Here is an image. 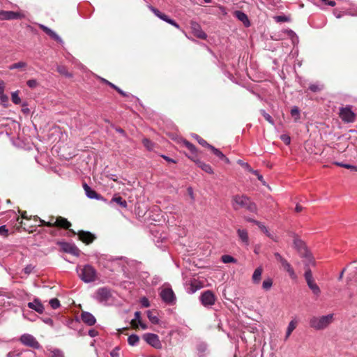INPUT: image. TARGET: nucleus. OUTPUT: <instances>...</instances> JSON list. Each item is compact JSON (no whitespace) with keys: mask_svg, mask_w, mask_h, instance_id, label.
<instances>
[{"mask_svg":"<svg viewBox=\"0 0 357 357\" xmlns=\"http://www.w3.org/2000/svg\"><path fill=\"white\" fill-rule=\"evenodd\" d=\"M232 206L234 210L245 208L249 212L257 213V206L248 197L244 195H236L232 197Z\"/></svg>","mask_w":357,"mask_h":357,"instance_id":"obj_1","label":"nucleus"},{"mask_svg":"<svg viewBox=\"0 0 357 357\" xmlns=\"http://www.w3.org/2000/svg\"><path fill=\"white\" fill-rule=\"evenodd\" d=\"M334 320V314H328L324 316H314L309 320V325L317 331L324 330L328 328Z\"/></svg>","mask_w":357,"mask_h":357,"instance_id":"obj_2","label":"nucleus"},{"mask_svg":"<svg viewBox=\"0 0 357 357\" xmlns=\"http://www.w3.org/2000/svg\"><path fill=\"white\" fill-rule=\"evenodd\" d=\"M33 220L35 221H39L40 225L43 226L47 227H58L64 229H68L71 224L70 222L67 220V219L62 217H57L56 218L54 217H50L48 221H45L44 220L40 219L38 216H33Z\"/></svg>","mask_w":357,"mask_h":357,"instance_id":"obj_3","label":"nucleus"},{"mask_svg":"<svg viewBox=\"0 0 357 357\" xmlns=\"http://www.w3.org/2000/svg\"><path fill=\"white\" fill-rule=\"evenodd\" d=\"M77 273L79 278L84 282L89 283L96 280V271L91 265H85L84 266H78Z\"/></svg>","mask_w":357,"mask_h":357,"instance_id":"obj_4","label":"nucleus"},{"mask_svg":"<svg viewBox=\"0 0 357 357\" xmlns=\"http://www.w3.org/2000/svg\"><path fill=\"white\" fill-rule=\"evenodd\" d=\"M274 256L278 261L281 264L282 267L287 272L291 279L297 278L296 274L291 264L278 252H275Z\"/></svg>","mask_w":357,"mask_h":357,"instance_id":"obj_5","label":"nucleus"},{"mask_svg":"<svg viewBox=\"0 0 357 357\" xmlns=\"http://www.w3.org/2000/svg\"><path fill=\"white\" fill-rule=\"evenodd\" d=\"M199 300L204 307H210L215 304L216 298L211 290H206L202 293Z\"/></svg>","mask_w":357,"mask_h":357,"instance_id":"obj_6","label":"nucleus"},{"mask_svg":"<svg viewBox=\"0 0 357 357\" xmlns=\"http://www.w3.org/2000/svg\"><path fill=\"white\" fill-rule=\"evenodd\" d=\"M143 340L150 346L155 349H160L162 348V343L158 335L154 333H145L142 336Z\"/></svg>","mask_w":357,"mask_h":357,"instance_id":"obj_7","label":"nucleus"},{"mask_svg":"<svg viewBox=\"0 0 357 357\" xmlns=\"http://www.w3.org/2000/svg\"><path fill=\"white\" fill-rule=\"evenodd\" d=\"M339 115L345 123H352L355 121L356 115L349 106L340 108Z\"/></svg>","mask_w":357,"mask_h":357,"instance_id":"obj_8","label":"nucleus"},{"mask_svg":"<svg viewBox=\"0 0 357 357\" xmlns=\"http://www.w3.org/2000/svg\"><path fill=\"white\" fill-rule=\"evenodd\" d=\"M160 296L163 302L169 305L175 303L176 296L171 288H165L161 290Z\"/></svg>","mask_w":357,"mask_h":357,"instance_id":"obj_9","label":"nucleus"},{"mask_svg":"<svg viewBox=\"0 0 357 357\" xmlns=\"http://www.w3.org/2000/svg\"><path fill=\"white\" fill-rule=\"evenodd\" d=\"M20 340L22 344L25 346L32 347L33 349H39L40 348V345L39 342L36 340V339L30 334H23Z\"/></svg>","mask_w":357,"mask_h":357,"instance_id":"obj_10","label":"nucleus"},{"mask_svg":"<svg viewBox=\"0 0 357 357\" xmlns=\"http://www.w3.org/2000/svg\"><path fill=\"white\" fill-rule=\"evenodd\" d=\"M149 8L160 20L172 24L177 29L180 28L178 24L174 20L170 19L167 15L161 13L159 10H158L152 6H149Z\"/></svg>","mask_w":357,"mask_h":357,"instance_id":"obj_11","label":"nucleus"},{"mask_svg":"<svg viewBox=\"0 0 357 357\" xmlns=\"http://www.w3.org/2000/svg\"><path fill=\"white\" fill-rule=\"evenodd\" d=\"M60 245L62 250L66 253H69L77 257L80 254V250L73 243L63 242L61 243Z\"/></svg>","mask_w":357,"mask_h":357,"instance_id":"obj_12","label":"nucleus"},{"mask_svg":"<svg viewBox=\"0 0 357 357\" xmlns=\"http://www.w3.org/2000/svg\"><path fill=\"white\" fill-rule=\"evenodd\" d=\"M24 17V15L23 14L18 12L6 10L0 11V19L2 20L21 19L23 18Z\"/></svg>","mask_w":357,"mask_h":357,"instance_id":"obj_13","label":"nucleus"},{"mask_svg":"<svg viewBox=\"0 0 357 357\" xmlns=\"http://www.w3.org/2000/svg\"><path fill=\"white\" fill-rule=\"evenodd\" d=\"M83 188L88 198L107 202V200L102 196L98 194L94 190L91 189L86 183L83 184Z\"/></svg>","mask_w":357,"mask_h":357,"instance_id":"obj_14","label":"nucleus"},{"mask_svg":"<svg viewBox=\"0 0 357 357\" xmlns=\"http://www.w3.org/2000/svg\"><path fill=\"white\" fill-rule=\"evenodd\" d=\"M190 28L192 29V33L197 38L200 39H206L207 36L206 34L202 31L200 25L195 22L192 21L190 22Z\"/></svg>","mask_w":357,"mask_h":357,"instance_id":"obj_15","label":"nucleus"},{"mask_svg":"<svg viewBox=\"0 0 357 357\" xmlns=\"http://www.w3.org/2000/svg\"><path fill=\"white\" fill-rule=\"evenodd\" d=\"M80 318L84 324L90 326H93L96 322L95 317L89 312L82 311Z\"/></svg>","mask_w":357,"mask_h":357,"instance_id":"obj_16","label":"nucleus"},{"mask_svg":"<svg viewBox=\"0 0 357 357\" xmlns=\"http://www.w3.org/2000/svg\"><path fill=\"white\" fill-rule=\"evenodd\" d=\"M27 306L40 314H42L45 310L43 305L38 298H35L33 302L28 303Z\"/></svg>","mask_w":357,"mask_h":357,"instance_id":"obj_17","label":"nucleus"},{"mask_svg":"<svg viewBox=\"0 0 357 357\" xmlns=\"http://www.w3.org/2000/svg\"><path fill=\"white\" fill-rule=\"evenodd\" d=\"M234 15L241 21L245 27H249L250 26V20L248 17V15L241 10H236L234 13Z\"/></svg>","mask_w":357,"mask_h":357,"instance_id":"obj_18","label":"nucleus"},{"mask_svg":"<svg viewBox=\"0 0 357 357\" xmlns=\"http://www.w3.org/2000/svg\"><path fill=\"white\" fill-rule=\"evenodd\" d=\"M110 297V291L107 288H100L96 292V298L100 301H105Z\"/></svg>","mask_w":357,"mask_h":357,"instance_id":"obj_19","label":"nucleus"},{"mask_svg":"<svg viewBox=\"0 0 357 357\" xmlns=\"http://www.w3.org/2000/svg\"><path fill=\"white\" fill-rule=\"evenodd\" d=\"M78 236L79 240L86 244L91 243L95 239L94 235L89 231H81L78 233Z\"/></svg>","mask_w":357,"mask_h":357,"instance_id":"obj_20","label":"nucleus"},{"mask_svg":"<svg viewBox=\"0 0 357 357\" xmlns=\"http://www.w3.org/2000/svg\"><path fill=\"white\" fill-rule=\"evenodd\" d=\"M39 26L44 32H45L52 38L54 39L55 40H56L57 42H59L60 43H63L62 39L53 30H52L51 29L48 28L47 26H46L43 24H40Z\"/></svg>","mask_w":357,"mask_h":357,"instance_id":"obj_21","label":"nucleus"},{"mask_svg":"<svg viewBox=\"0 0 357 357\" xmlns=\"http://www.w3.org/2000/svg\"><path fill=\"white\" fill-rule=\"evenodd\" d=\"M203 287V284L202 282L197 280H193L191 281L190 284V287L187 288V291L189 294H194L197 290L202 289Z\"/></svg>","mask_w":357,"mask_h":357,"instance_id":"obj_22","label":"nucleus"},{"mask_svg":"<svg viewBox=\"0 0 357 357\" xmlns=\"http://www.w3.org/2000/svg\"><path fill=\"white\" fill-rule=\"evenodd\" d=\"M237 234L239 238V239L241 241V242L246 246L249 245V237H248V233L246 229H237Z\"/></svg>","mask_w":357,"mask_h":357,"instance_id":"obj_23","label":"nucleus"},{"mask_svg":"<svg viewBox=\"0 0 357 357\" xmlns=\"http://www.w3.org/2000/svg\"><path fill=\"white\" fill-rule=\"evenodd\" d=\"M263 268L261 266L257 268L252 276V280L254 284H259L261 281Z\"/></svg>","mask_w":357,"mask_h":357,"instance_id":"obj_24","label":"nucleus"},{"mask_svg":"<svg viewBox=\"0 0 357 357\" xmlns=\"http://www.w3.org/2000/svg\"><path fill=\"white\" fill-rule=\"evenodd\" d=\"M256 225L270 238L274 241H278V238L275 236L271 234L267 227L262 222H256Z\"/></svg>","mask_w":357,"mask_h":357,"instance_id":"obj_25","label":"nucleus"},{"mask_svg":"<svg viewBox=\"0 0 357 357\" xmlns=\"http://www.w3.org/2000/svg\"><path fill=\"white\" fill-rule=\"evenodd\" d=\"M195 162L197 165V166L199 167H200L205 172L208 173V174L213 173V170L210 165L206 164V163H205L201 160H199L195 161Z\"/></svg>","mask_w":357,"mask_h":357,"instance_id":"obj_26","label":"nucleus"},{"mask_svg":"<svg viewBox=\"0 0 357 357\" xmlns=\"http://www.w3.org/2000/svg\"><path fill=\"white\" fill-rule=\"evenodd\" d=\"M304 264L306 267H309L310 266H314V261L312 256V255L305 250V255H303Z\"/></svg>","mask_w":357,"mask_h":357,"instance_id":"obj_27","label":"nucleus"},{"mask_svg":"<svg viewBox=\"0 0 357 357\" xmlns=\"http://www.w3.org/2000/svg\"><path fill=\"white\" fill-rule=\"evenodd\" d=\"M113 202H115L120 205L123 208H127L128 204L126 200L123 199V198L120 196L114 197L111 201L109 202V204H112Z\"/></svg>","mask_w":357,"mask_h":357,"instance_id":"obj_28","label":"nucleus"},{"mask_svg":"<svg viewBox=\"0 0 357 357\" xmlns=\"http://www.w3.org/2000/svg\"><path fill=\"white\" fill-rule=\"evenodd\" d=\"M141 321V313L140 312L137 311L135 313V318L131 321V325L133 328H137L138 324Z\"/></svg>","mask_w":357,"mask_h":357,"instance_id":"obj_29","label":"nucleus"},{"mask_svg":"<svg viewBox=\"0 0 357 357\" xmlns=\"http://www.w3.org/2000/svg\"><path fill=\"white\" fill-rule=\"evenodd\" d=\"M307 286L312 290L314 295H316L317 296H319L320 295L321 290L319 286L314 282L307 284Z\"/></svg>","mask_w":357,"mask_h":357,"instance_id":"obj_30","label":"nucleus"},{"mask_svg":"<svg viewBox=\"0 0 357 357\" xmlns=\"http://www.w3.org/2000/svg\"><path fill=\"white\" fill-rule=\"evenodd\" d=\"M139 338L138 335L132 334L128 338V342L130 346H135L138 344Z\"/></svg>","mask_w":357,"mask_h":357,"instance_id":"obj_31","label":"nucleus"},{"mask_svg":"<svg viewBox=\"0 0 357 357\" xmlns=\"http://www.w3.org/2000/svg\"><path fill=\"white\" fill-rule=\"evenodd\" d=\"M273 286V280L270 278H266L263 281L262 288L265 291H268L271 289Z\"/></svg>","mask_w":357,"mask_h":357,"instance_id":"obj_32","label":"nucleus"},{"mask_svg":"<svg viewBox=\"0 0 357 357\" xmlns=\"http://www.w3.org/2000/svg\"><path fill=\"white\" fill-rule=\"evenodd\" d=\"M27 64L26 62H24V61H20V62H17V63H13L12 65H10L8 68L9 70H14V69H17V68H24L25 67H26Z\"/></svg>","mask_w":357,"mask_h":357,"instance_id":"obj_33","label":"nucleus"},{"mask_svg":"<svg viewBox=\"0 0 357 357\" xmlns=\"http://www.w3.org/2000/svg\"><path fill=\"white\" fill-rule=\"evenodd\" d=\"M147 317L152 324H157L159 323L158 317L156 315L153 314L151 311L149 310L147 312Z\"/></svg>","mask_w":357,"mask_h":357,"instance_id":"obj_34","label":"nucleus"},{"mask_svg":"<svg viewBox=\"0 0 357 357\" xmlns=\"http://www.w3.org/2000/svg\"><path fill=\"white\" fill-rule=\"evenodd\" d=\"M11 99L13 103L16 105L21 102V98L19 96V91H14L11 93Z\"/></svg>","mask_w":357,"mask_h":357,"instance_id":"obj_35","label":"nucleus"},{"mask_svg":"<svg viewBox=\"0 0 357 357\" xmlns=\"http://www.w3.org/2000/svg\"><path fill=\"white\" fill-rule=\"evenodd\" d=\"M182 143L192 153H195L196 152L195 146L190 142L183 140Z\"/></svg>","mask_w":357,"mask_h":357,"instance_id":"obj_36","label":"nucleus"},{"mask_svg":"<svg viewBox=\"0 0 357 357\" xmlns=\"http://www.w3.org/2000/svg\"><path fill=\"white\" fill-rule=\"evenodd\" d=\"M209 149L213 151V153L218 157L220 159L222 160L225 158V155L218 149L215 148L213 146H209Z\"/></svg>","mask_w":357,"mask_h":357,"instance_id":"obj_37","label":"nucleus"},{"mask_svg":"<svg viewBox=\"0 0 357 357\" xmlns=\"http://www.w3.org/2000/svg\"><path fill=\"white\" fill-rule=\"evenodd\" d=\"M297 324H298V321L296 320V319H293L291 320L289 324H288V326H287V331L289 332V333H292L294 329L296 328L297 326Z\"/></svg>","mask_w":357,"mask_h":357,"instance_id":"obj_38","label":"nucleus"},{"mask_svg":"<svg viewBox=\"0 0 357 357\" xmlns=\"http://www.w3.org/2000/svg\"><path fill=\"white\" fill-rule=\"evenodd\" d=\"M335 164L337 166L357 172V166H354V165H351L349 164H344V163L339 162H335Z\"/></svg>","mask_w":357,"mask_h":357,"instance_id":"obj_39","label":"nucleus"},{"mask_svg":"<svg viewBox=\"0 0 357 357\" xmlns=\"http://www.w3.org/2000/svg\"><path fill=\"white\" fill-rule=\"evenodd\" d=\"M142 143L149 151L153 150L154 147V144L151 141L145 138L142 140Z\"/></svg>","mask_w":357,"mask_h":357,"instance_id":"obj_40","label":"nucleus"},{"mask_svg":"<svg viewBox=\"0 0 357 357\" xmlns=\"http://www.w3.org/2000/svg\"><path fill=\"white\" fill-rule=\"evenodd\" d=\"M305 278L307 284H310L314 282L312 272L309 268H307L305 273Z\"/></svg>","mask_w":357,"mask_h":357,"instance_id":"obj_41","label":"nucleus"},{"mask_svg":"<svg viewBox=\"0 0 357 357\" xmlns=\"http://www.w3.org/2000/svg\"><path fill=\"white\" fill-rule=\"evenodd\" d=\"M309 89L313 92H318L323 89V85L319 84H311Z\"/></svg>","mask_w":357,"mask_h":357,"instance_id":"obj_42","label":"nucleus"},{"mask_svg":"<svg viewBox=\"0 0 357 357\" xmlns=\"http://www.w3.org/2000/svg\"><path fill=\"white\" fill-rule=\"evenodd\" d=\"M222 261L225 264H227L231 262H236V259L230 255H225L222 256Z\"/></svg>","mask_w":357,"mask_h":357,"instance_id":"obj_43","label":"nucleus"},{"mask_svg":"<svg viewBox=\"0 0 357 357\" xmlns=\"http://www.w3.org/2000/svg\"><path fill=\"white\" fill-rule=\"evenodd\" d=\"M193 137H195L197 141L198 142V143L203 146H206L209 149V146H211L210 144H208L204 139L201 138L199 136H198L197 135L195 134L193 135Z\"/></svg>","mask_w":357,"mask_h":357,"instance_id":"obj_44","label":"nucleus"},{"mask_svg":"<svg viewBox=\"0 0 357 357\" xmlns=\"http://www.w3.org/2000/svg\"><path fill=\"white\" fill-rule=\"evenodd\" d=\"M261 114L263 115L264 119L271 125H274L273 119H272L271 116L266 113L264 109H261L260 111Z\"/></svg>","mask_w":357,"mask_h":357,"instance_id":"obj_45","label":"nucleus"},{"mask_svg":"<svg viewBox=\"0 0 357 357\" xmlns=\"http://www.w3.org/2000/svg\"><path fill=\"white\" fill-rule=\"evenodd\" d=\"M291 114L293 117L295 118V120H298L300 118V112L297 107H294L291 109Z\"/></svg>","mask_w":357,"mask_h":357,"instance_id":"obj_46","label":"nucleus"},{"mask_svg":"<svg viewBox=\"0 0 357 357\" xmlns=\"http://www.w3.org/2000/svg\"><path fill=\"white\" fill-rule=\"evenodd\" d=\"M294 245L296 248L301 249L304 246V243L300 238H295L294 240Z\"/></svg>","mask_w":357,"mask_h":357,"instance_id":"obj_47","label":"nucleus"},{"mask_svg":"<svg viewBox=\"0 0 357 357\" xmlns=\"http://www.w3.org/2000/svg\"><path fill=\"white\" fill-rule=\"evenodd\" d=\"M50 304L53 309H56L60 306V302L57 298L51 299Z\"/></svg>","mask_w":357,"mask_h":357,"instance_id":"obj_48","label":"nucleus"},{"mask_svg":"<svg viewBox=\"0 0 357 357\" xmlns=\"http://www.w3.org/2000/svg\"><path fill=\"white\" fill-rule=\"evenodd\" d=\"M26 84L27 86L31 88V89H34L36 88L38 83L37 82L36 79H29L27 82H26Z\"/></svg>","mask_w":357,"mask_h":357,"instance_id":"obj_49","label":"nucleus"},{"mask_svg":"<svg viewBox=\"0 0 357 357\" xmlns=\"http://www.w3.org/2000/svg\"><path fill=\"white\" fill-rule=\"evenodd\" d=\"M57 71L61 74V75H64L67 77H70L71 75L69 74L68 72H67V70L66 69V68L64 66H59L57 67Z\"/></svg>","mask_w":357,"mask_h":357,"instance_id":"obj_50","label":"nucleus"},{"mask_svg":"<svg viewBox=\"0 0 357 357\" xmlns=\"http://www.w3.org/2000/svg\"><path fill=\"white\" fill-rule=\"evenodd\" d=\"M119 351L120 349L118 347L113 349L110 352L111 357H119Z\"/></svg>","mask_w":357,"mask_h":357,"instance_id":"obj_51","label":"nucleus"},{"mask_svg":"<svg viewBox=\"0 0 357 357\" xmlns=\"http://www.w3.org/2000/svg\"><path fill=\"white\" fill-rule=\"evenodd\" d=\"M275 20L278 22H287L289 20L288 17L284 15L276 16L275 17Z\"/></svg>","mask_w":357,"mask_h":357,"instance_id":"obj_52","label":"nucleus"},{"mask_svg":"<svg viewBox=\"0 0 357 357\" xmlns=\"http://www.w3.org/2000/svg\"><path fill=\"white\" fill-rule=\"evenodd\" d=\"M141 305L144 307H148L150 306L149 301L147 298L143 297L140 300Z\"/></svg>","mask_w":357,"mask_h":357,"instance_id":"obj_53","label":"nucleus"},{"mask_svg":"<svg viewBox=\"0 0 357 357\" xmlns=\"http://www.w3.org/2000/svg\"><path fill=\"white\" fill-rule=\"evenodd\" d=\"M50 357H63V355L61 351L55 349L52 351Z\"/></svg>","mask_w":357,"mask_h":357,"instance_id":"obj_54","label":"nucleus"},{"mask_svg":"<svg viewBox=\"0 0 357 357\" xmlns=\"http://www.w3.org/2000/svg\"><path fill=\"white\" fill-rule=\"evenodd\" d=\"M33 269V266L32 265L29 264V265H27V266L24 268V272L26 274L29 275V274H30V273L32 272Z\"/></svg>","mask_w":357,"mask_h":357,"instance_id":"obj_55","label":"nucleus"},{"mask_svg":"<svg viewBox=\"0 0 357 357\" xmlns=\"http://www.w3.org/2000/svg\"><path fill=\"white\" fill-rule=\"evenodd\" d=\"M281 139L286 144H289L291 142L290 137L287 135H282L281 136Z\"/></svg>","mask_w":357,"mask_h":357,"instance_id":"obj_56","label":"nucleus"},{"mask_svg":"<svg viewBox=\"0 0 357 357\" xmlns=\"http://www.w3.org/2000/svg\"><path fill=\"white\" fill-rule=\"evenodd\" d=\"M8 230L6 229L5 225L0 226V234L6 236L8 234Z\"/></svg>","mask_w":357,"mask_h":357,"instance_id":"obj_57","label":"nucleus"},{"mask_svg":"<svg viewBox=\"0 0 357 357\" xmlns=\"http://www.w3.org/2000/svg\"><path fill=\"white\" fill-rule=\"evenodd\" d=\"M321 2L324 3L326 5H328L330 6H335L336 5L335 1H330V0H320Z\"/></svg>","mask_w":357,"mask_h":357,"instance_id":"obj_58","label":"nucleus"},{"mask_svg":"<svg viewBox=\"0 0 357 357\" xmlns=\"http://www.w3.org/2000/svg\"><path fill=\"white\" fill-rule=\"evenodd\" d=\"M98 335V333L95 329H90L89 331V335L91 336V337H96Z\"/></svg>","mask_w":357,"mask_h":357,"instance_id":"obj_59","label":"nucleus"},{"mask_svg":"<svg viewBox=\"0 0 357 357\" xmlns=\"http://www.w3.org/2000/svg\"><path fill=\"white\" fill-rule=\"evenodd\" d=\"M0 100L2 102H7L8 101V97L7 95H6L5 93L4 94H1L0 95Z\"/></svg>","mask_w":357,"mask_h":357,"instance_id":"obj_60","label":"nucleus"},{"mask_svg":"<svg viewBox=\"0 0 357 357\" xmlns=\"http://www.w3.org/2000/svg\"><path fill=\"white\" fill-rule=\"evenodd\" d=\"M5 83L3 81H0V95L4 94Z\"/></svg>","mask_w":357,"mask_h":357,"instance_id":"obj_61","label":"nucleus"},{"mask_svg":"<svg viewBox=\"0 0 357 357\" xmlns=\"http://www.w3.org/2000/svg\"><path fill=\"white\" fill-rule=\"evenodd\" d=\"M115 90L119 93H120L121 96H128V95L124 92L123 91H122L120 88H119L118 86L117 87H115Z\"/></svg>","mask_w":357,"mask_h":357,"instance_id":"obj_62","label":"nucleus"},{"mask_svg":"<svg viewBox=\"0 0 357 357\" xmlns=\"http://www.w3.org/2000/svg\"><path fill=\"white\" fill-rule=\"evenodd\" d=\"M250 172H252L253 174H255L257 176V178L261 181H263V176L262 175L259 174L257 171H254L252 169H250Z\"/></svg>","mask_w":357,"mask_h":357,"instance_id":"obj_63","label":"nucleus"},{"mask_svg":"<svg viewBox=\"0 0 357 357\" xmlns=\"http://www.w3.org/2000/svg\"><path fill=\"white\" fill-rule=\"evenodd\" d=\"M162 158H163L166 161H167V162H173V163H175V162H176V161H175L174 159L170 158H169L168 156H166V155H162Z\"/></svg>","mask_w":357,"mask_h":357,"instance_id":"obj_64","label":"nucleus"}]
</instances>
